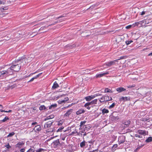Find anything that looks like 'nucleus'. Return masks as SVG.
<instances>
[{
    "label": "nucleus",
    "mask_w": 152,
    "mask_h": 152,
    "mask_svg": "<svg viewBox=\"0 0 152 152\" xmlns=\"http://www.w3.org/2000/svg\"><path fill=\"white\" fill-rule=\"evenodd\" d=\"M63 123V122L62 121H60L59 122H58V126H61L62 125Z\"/></svg>",
    "instance_id": "ea45409f"
},
{
    "label": "nucleus",
    "mask_w": 152,
    "mask_h": 152,
    "mask_svg": "<svg viewBox=\"0 0 152 152\" xmlns=\"http://www.w3.org/2000/svg\"><path fill=\"white\" fill-rule=\"evenodd\" d=\"M85 112V110H84L82 109H80L76 112V113L77 115H79L84 113Z\"/></svg>",
    "instance_id": "2eb2a0df"
},
{
    "label": "nucleus",
    "mask_w": 152,
    "mask_h": 152,
    "mask_svg": "<svg viewBox=\"0 0 152 152\" xmlns=\"http://www.w3.org/2000/svg\"><path fill=\"white\" fill-rule=\"evenodd\" d=\"M119 59H117L113 61H110L109 62H107L104 64V65H106L108 67H110L111 66L117 64L118 60Z\"/></svg>",
    "instance_id": "20e7f679"
},
{
    "label": "nucleus",
    "mask_w": 152,
    "mask_h": 152,
    "mask_svg": "<svg viewBox=\"0 0 152 152\" xmlns=\"http://www.w3.org/2000/svg\"><path fill=\"white\" fill-rule=\"evenodd\" d=\"M152 56V52L148 54V56Z\"/></svg>",
    "instance_id": "0e129e2a"
},
{
    "label": "nucleus",
    "mask_w": 152,
    "mask_h": 152,
    "mask_svg": "<svg viewBox=\"0 0 152 152\" xmlns=\"http://www.w3.org/2000/svg\"><path fill=\"white\" fill-rule=\"evenodd\" d=\"M91 105L89 102H87L84 105V107H86L87 109L88 110H90L91 108V107H90V106Z\"/></svg>",
    "instance_id": "412c9836"
},
{
    "label": "nucleus",
    "mask_w": 152,
    "mask_h": 152,
    "mask_svg": "<svg viewBox=\"0 0 152 152\" xmlns=\"http://www.w3.org/2000/svg\"><path fill=\"white\" fill-rule=\"evenodd\" d=\"M131 121L129 120H128L124 121L123 124L126 125V127H128L130 124Z\"/></svg>",
    "instance_id": "f3484780"
},
{
    "label": "nucleus",
    "mask_w": 152,
    "mask_h": 152,
    "mask_svg": "<svg viewBox=\"0 0 152 152\" xmlns=\"http://www.w3.org/2000/svg\"><path fill=\"white\" fill-rule=\"evenodd\" d=\"M25 151V149L24 148H22L20 150V152H24Z\"/></svg>",
    "instance_id": "4d7b16f0"
},
{
    "label": "nucleus",
    "mask_w": 152,
    "mask_h": 152,
    "mask_svg": "<svg viewBox=\"0 0 152 152\" xmlns=\"http://www.w3.org/2000/svg\"><path fill=\"white\" fill-rule=\"evenodd\" d=\"M149 119L148 118H142V121H148Z\"/></svg>",
    "instance_id": "c03bdc74"
},
{
    "label": "nucleus",
    "mask_w": 152,
    "mask_h": 152,
    "mask_svg": "<svg viewBox=\"0 0 152 152\" xmlns=\"http://www.w3.org/2000/svg\"><path fill=\"white\" fill-rule=\"evenodd\" d=\"M78 134H80L82 135H84V136L86 135V133L85 132V130H82L80 131L79 132V133H78Z\"/></svg>",
    "instance_id": "bb28decb"
},
{
    "label": "nucleus",
    "mask_w": 152,
    "mask_h": 152,
    "mask_svg": "<svg viewBox=\"0 0 152 152\" xmlns=\"http://www.w3.org/2000/svg\"><path fill=\"white\" fill-rule=\"evenodd\" d=\"M94 141L93 140H91L89 141H88V142L89 143L93 144Z\"/></svg>",
    "instance_id": "8fccbe9b"
},
{
    "label": "nucleus",
    "mask_w": 152,
    "mask_h": 152,
    "mask_svg": "<svg viewBox=\"0 0 152 152\" xmlns=\"http://www.w3.org/2000/svg\"><path fill=\"white\" fill-rule=\"evenodd\" d=\"M104 102L111 101L112 100V98L111 97H110L109 96H104Z\"/></svg>",
    "instance_id": "ddd939ff"
},
{
    "label": "nucleus",
    "mask_w": 152,
    "mask_h": 152,
    "mask_svg": "<svg viewBox=\"0 0 152 152\" xmlns=\"http://www.w3.org/2000/svg\"><path fill=\"white\" fill-rule=\"evenodd\" d=\"M89 152H98V149L93 150L92 151H90Z\"/></svg>",
    "instance_id": "3c124183"
},
{
    "label": "nucleus",
    "mask_w": 152,
    "mask_h": 152,
    "mask_svg": "<svg viewBox=\"0 0 152 152\" xmlns=\"http://www.w3.org/2000/svg\"><path fill=\"white\" fill-rule=\"evenodd\" d=\"M112 119L113 120H118V119L119 118L118 117V116H114L113 115L111 117Z\"/></svg>",
    "instance_id": "c9c22d12"
},
{
    "label": "nucleus",
    "mask_w": 152,
    "mask_h": 152,
    "mask_svg": "<svg viewBox=\"0 0 152 152\" xmlns=\"http://www.w3.org/2000/svg\"><path fill=\"white\" fill-rule=\"evenodd\" d=\"M34 151L33 150L30 149L29 150H28L27 152H34Z\"/></svg>",
    "instance_id": "864d4df0"
},
{
    "label": "nucleus",
    "mask_w": 152,
    "mask_h": 152,
    "mask_svg": "<svg viewBox=\"0 0 152 152\" xmlns=\"http://www.w3.org/2000/svg\"><path fill=\"white\" fill-rule=\"evenodd\" d=\"M133 41L132 40H130V41H127L126 42V43L127 45H129L130 44L131 42H133Z\"/></svg>",
    "instance_id": "79ce46f5"
},
{
    "label": "nucleus",
    "mask_w": 152,
    "mask_h": 152,
    "mask_svg": "<svg viewBox=\"0 0 152 152\" xmlns=\"http://www.w3.org/2000/svg\"><path fill=\"white\" fill-rule=\"evenodd\" d=\"M104 92L108 93V92H112L111 90L108 88H106L105 89Z\"/></svg>",
    "instance_id": "c756f323"
},
{
    "label": "nucleus",
    "mask_w": 152,
    "mask_h": 152,
    "mask_svg": "<svg viewBox=\"0 0 152 152\" xmlns=\"http://www.w3.org/2000/svg\"><path fill=\"white\" fill-rule=\"evenodd\" d=\"M85 99L87 101H89L91 100L90 96H88L85 97Z\"/></svg>",
    "instance_id": "c85d7f7f"
},
{
    "label": "nucleus",
    "mask_w": 152,
    "mask_h": 152,
    "mask_svg": "<svg viewBox=\"0 0 152 152\" xmlns=\"http://www.w3.org/2000/svg\"><path fill=\"white\" fill-rule=\"evenodd\" d=\"M86 122V121H81L80 123V129H82L81 127L83 126H85V123Z\"/></svg>",
    "instance_id": "4be33fe9"
},
{
    "label": "nucleus",
    "mask_w": 152,
    "mask_h": 152,
    "mask_svg": "<svg viewBox=\"0 0 152 152\" xmlns=\"http://www.w3.org/2000/svg\"><path fill=\"white\" fill-rule=\"evenodd\" d=\"M9 69H11V71L12 72V74L14 72V71L18 72L20 70V67L19 66L18 64H16L12 65Z\"/></svg>",
    "instance_id": "7ed1b4c3"
},
{
    "label": "nucleus",
    "mask_w": 152,
    "mask_h": 152,
    "mask_svg": "<svg viewBox=\"0 0 152 152\" xmlns=\"http://www.w3.org/2000/svg\"><path fill=\"white\" fill-rule=\"evenodd\" d=\"M65 102V101H64V100H62L61 101V103H62Z\"/></svg>",
    "instance_id": "338daca9"
},
{
    "label": "nucleus",
    "mask_w": 152,
    "mask_h": 152,
    "mask_svg": "<svg viewBox=\"0 0 152 152\" xmlns=\"http://www.w3.org/2000/svg\"><path fill=\"white\" fill-rule=\"evenodd\" d=\"M46 109L45 107L43 105L39 107V109L40 110H45Z\"/></svg>",
    "instance_id": "2f4dec72"
},
{
    "label": "nucleus",
    "mask_w": 152,
    "mask_h": 152,
    "mask_svg": "<svg viewBox=\"0 0 152 152\" xmlns=\"http://www.w3.org/2000/svg\"><path fill=\"white\" fill-rule=\"evenodd\" d=\"M64 100L65 102H66L69 100V98L67 97H66L65 98Z\"/></svg>",
    "instance_id": "603ef678"
},
{
    "label": "nucleus",
    "mask_w": 152,
    "mask_h": 152,
    "mask_svg": "<svg viewBox=\"0 0 152 152\" xmlns=\"http://www.w3.org/2000/svg\"><path fill=\"white\" fill-rule=\"evenodd\" d=\"M102 95V94H100L99 93H97L94 94V95L96 97L99 96H101Z\"/></svg>",
    "instance_id": "09e8293b"
},
{
    "label": "nucleus",
    "mask_w": 152,
    "mask_h": 152,
    "mask_svg": "<svg viewBox=\"0 0 152 152\" xmlns=\"http://www.w3.org/2000/svg\"><path fill=\"white\" fill-rule=\"evenodd\" d=\"M77 134V135L78 134V133L77 132V131H75V132H72L71 134H69V135H72V134Z\"/></svg>",
    "instance_id": "a19ab883"
},
{
    "label": "nucleus",
    "mask_w": 152,
    "mask_h": 152,
    "mask_svg": "<svg viewBox=\"0 0 152 152\" xmlns=\"http://www.w3.org/2000/svg\"><path fill=\"white\" fill-rule=\"evenodd\" d=\"M97 99H95L92 100L91 102H89L91 105H93L97 103Z\"/></svg>",
    "instance_id": "5701e85b"
},
{
    "label": "nucleus",
    "mask_w": 152,
    "mask_h": 152,
    "mask_svg": "<svg viewBox=\"0 0 152 152\" xmlns=\"http://www.w3.org/2000/svg\"><path fill=\"white\" fill-rule=\"evenodd\" d=\"M141 147L139 146V147H138L137 148H136V149L135 150H137L139 149Z\"/></svg>",
    "instance_id": "680f3d73"
},
{
    "label": "nucleus",
    "mask_w": 152,
    "mask_h": 152,
    "mask_svg": "<svg viewBox=\"0 0 152 152\" xmlns=\"http://www.w3.org/2000/svg\"><path fill=\"white\" fill-rule=\"evenodd\" d=\"M24 144V143L23 142V141L19 142L15 145V147L16 148H20L22 147V145H23Z\"/></svg>",
    "instance_id": "f8f14e48"
},
{
    "label": "nucleus",
    "mask_w": 152,
    "mask_h": 152,
    "mask_svg": "<svg viewBox=\"0 0 152 152\" xmlns=\"http://www.w3.org/2000/svg\"><path fill=\"white\" fill-rule=\"evenodd\" d=\"M137 133L139 134L145 136L147 134L145 130H138L137 131Z\"/></svg>",
    "instance_id": "9b49d317"
},
{
    "label": "nucleus",
    "mask_w": 152,
    "mask_h": 152,
    "mask_svg": "<svg viewBox=\"0 0 152 152\" xmlns=\"http://www.w3.org/2000/svg\"><path fill=\"white\" fill-rule=\"evenodd\" d=\"M12 74V72L11 71V69L8 68L6 70H4L0 72V77H5Z\"/></svg>",
    "instance_id": "f03ea898"
},
{
    "label": "nucleus",
    "mask_w": 152,
    "mask_h": 152,
    "mask_svg": "<svg viewBox=\"0 0 152 152\" xmlns=\"http://www.w3.org/2000/svg\"><path fill=\"white\" fill-rule=\"evenodd\" d=\"M59 87L56 81L54 82L53 86H52V88L53 89H55Z\"/></svg>",
    "instance_id": "6ab92c4d"
},
{
    "label": "nucleus",
    "mask_w": 152,
    "mask_h": 152,
    "mask_svg": "<svg viewBox=\"0 0 152 152\" xmlns=\"http://www.w3.org/2000/svg\"><path fill=\"white\" fill-rule=\"evenodd\" d=\"M54 117V115H50L47 116L46 118H45L44 121H45L47 120L53 118Z\"/></svg>",
    "instance_id": "aec40b11"
},
{
    "label": "nucleus",
    "mask_w": 152,
    "mask_h": 152,
    "mask_svg": "<svg viewBox=\"0 0 152 152\" xmlns=\"http://www.w3.org/2000/svg\"><path fill=\"white\" fill-rule=\"evenodd\" d=\"M10 1V2H14L15 1H16V0H9Z\"/></svg>",
    "instance_id": "e2e57ef3"
},
{
    "label": "nucleus",
    "mask_w": 152,
    "mask_h": 152,
    "mask_svg": "<svg viewBox=\"0 0 152 152\" xmlns=\"http://www.w3.org/2000/svg\"><path fill=\"white\" fill-rule=\"evenodd\" d=\"M148 48H144L142 50V51H144V50H148Z\"/></svg>",
    "instance_id": "052dcab7"
},
{
    "label": "nucleus",
    "mask_w": 152,
    "mask_h": 152,
    "mask_svg": "<svg viewBox=\"0 0 152 152\" xmlns=\"http://www.w3.org/2000/svg\"><path fill=\"white\" fill-rule=\"evenodd\" d=\"M152 141V137H149L145 140V142H149Z\"/></svg>",
    "instance_id": "a878e982"
},
{
    "label": "nucleus",
    "mask_w": 152,
    "mask_h": 152,
    "mask_svg": "<svg viewBox=\"0 0 152 152\" xmlns=\"http://www.w3.org/2000/svg\"><path fill=\"white\" fill-rule=\"evenodd\" d=\"M109 112V111L108 110L105 108H104L102 110V113L104 114L105 113H108Z\"/></svg>",
    "instance_id": "393cba45"
},
{
    "label": "nucleus",
    "mask_w": 152,
    "mask_h": 152,
    "mask_svg": "<svg viewBox=\"0 0 152 152\" xmlns=\"http://www.w3.org/2000/svg\"><path fill=\"white\" fill-rule=\"evenodd\" d=\"M9 118L7 117H5L2 120V121L3 122H4L6 121L7 120H8Z\"/></svg>",
    "instance_id": "4c0bfd02"
},
{
    "label": "nucleus",
    "mask_w": 152,
    "mask_h": 152,
    "mask_svg": "<svg viewBox=\"0 0 152 152\" xmlns=\"http://www.w3.org/2000/svg\"><path fill=\"white\" fill-rule=\"evenodd\" d=\"M53 122V120H50L45 123L44 125V128L47 129V132H53L54 130L55 129L53 127L50 128Z\"/></svg>",
    "instance_id": "f257e3e1"
},
{
    "label": "nucleus",
    "mask_w": 152,
    "mask_h": 152,
    "mask_svg": "<svg viewBox=\"0 0 152 152\" xmlns=\"http://www.w3.org/2000/svg\"><path fill=\"white\" fill-rule=\"evenodd\" d=\"M15 133L14 132H12L10 133L7 136V137H11L14 135Z\"/></svg>",
    "instance_id": "e433bc0d"
},
{
    "label": "nucleus",
    "mask_w": 152,
    "mask_h": 152,
    "mask_svg": "<svg viewBox=\"0 0 152 152\" xmlns=\"http://www.w3.org/2000/svg\"><path fill=\"white\" fill-rule=\"evenodd\" d=\"M136 86L135 85V84H133L132 85H129V86H127V88H132V87H135Z\"/></svg>",
    "instance_id": "37998d69"
},
{
    "label": "nucleus",
    "mask_w": 152,
    "mask_h": 152,
    "mask_svg": "<svg viewBox=\"0 0 152 152\" xmlns=\"http://www.w3.org/2000/svg\"><path fill=\"white\" fill-rule=\"evenodd\" d=\"M151 13L149 12V11H143L140 14V15H146V16H145V17H147V16H150L151 15Z\"/></svg>",
    "instance_id": "6e6552de"
},
{
    "label": "nucleus",
    "mask_w": 152,
    "mask_h": 152,
    "mask_svg": "<svg viewBox=\"0 0 152 152\" xmlns=\"http://www.w3.org/2000/svg\"><path fill=\"white\" fill-rule=\"evenodd\" d=\"M144 20L140 21L138 22H135L134 23L135 27L137 26L139 27H143L145 26L144 23Z\"/></svg>",
    "instance_id": "39448f33"
},
{
    "label": "nucleus",
    "mask_w": 152,
    "mask_h": 152,
    "mask_svg": "<svg viewBox=\"0 0 152 152\" xmlns=\"http://www.w3.org/2000/svg\"><path fill=\"white\" fill-rule=\"evenodd\" d=\"M0 111L1 112H4L5 111V110H3L2 109H0Z\"/></svg>",
    "instance_id": "69168bd1"
},
{
    "label": "nucleus",
    "mask_w": 152,
    "mask_h": 152,
    "mask_svg": "<svg viewBox=\"0 0 152 152\" xmlns=\"http://www.w3.org/2000/svg\"><path fill=\"white\" fill-rule=\"evenodd\" d=\"M109 72H107L105 73H103L100 74H97L96 75L95 77L96 78H99L105 75H108L109 74Z\"/></svg>",
    "instance_id": "9d476101"
},
{
    "label": "nucleus",
    "mask_w": 152,
    "mask_h": 152,
    "mask_svg": "<svg viewBox=\"0 0 152 152\" xmlns=\"http://www.w3.org/2000/svg\"><path fill=\"white\" fill-rule=\"evenodd\" d=\"M64 128V126H62L61 127H59L57 130V132H61L62 130Z\"/></svg>",
    "instance_id": "58836bf2"
},
{
    "label": "nucleus",
    "mask_w": 152,
    "mask_h": 152,
    "mask_svg": "<svg viewBox=\"0 0 152 152\" xmlns=\"http://www.w3.org/2000/svg\"><path fill=\"white\" fill-rule=\"evenodd\" d=\"M56 104L52 105L49 107V108L50 109L52 108V107H56Z\"/></svg>",
    "instance_id": "49530a36"
},
{
    "label": "nucleus",
    "mask_w": 152,
    "mask_h": 152,
    "mask_svg": "<svg viewBox=\"0 0 152 152\" xmlns=\"http://www.w3.org/2000/svg\"><path fill=\"white\" fill-rule=\"evenodd\" d=\"M12 112V110H9L8 111H5V110L4 112L6 113H10Z\"/></svg>",
    "instance_id": "13d9d810"
},
{
    "label": "nucleus",
    "mask_w": 152,
    "mask_h": 152,
    "mask_svg": "<svg viewBox=\"0 0 152 152\" xmlns=\"http://www.w3.org/2000/svg\"><path fill=\"white\" fill-rule=\"evenodd\" d=\"M45 150L42 148H39V152H44Z\"/></svg>",
    "instance_id": "a18cd8bd"
},
{
    "label": "nucleus",
    "mask_w": 152,
    "mask_h": 152,
    "mask_svg": "<svg viewBox=\"0 0 152 152\" xmlns=\"http://www.w3.org/2000/svg\"><path fill=\"white\" fill-rule=\"evenodd\" d=\"M119 100L120 102L123 101L124 102L126 101H130V97L129 96H121L119 99Z\"/></svg>",
    "instance_id": "423d86ee"
},
{
    "label": "nucleus",
    "mask_w": 152,
    "mask_h": 152,
    "mask_svg": "<svg viewBox=\"0 0 152 152\" xmlns=\"http://www.w3.org/2000/svg\"><path fill=\"white\" fill-rule=\"evenodd\" d=\"M118 145L117 144L114 145H113L114 147H117Z\"/></svg>",
    "instance_id": "774afa93"
},
{
    "label": "nucleus",
    "mask_w": 152,
    "mask_h": 152,
    "mask_svg": "<svg viewBox=\"0 0 152 152\" xmlns=\"http://www.w3.org/2000/svg\"><path fill=\"white\" fill-rule=\"evenodd\" d=\"M26 59H27V60H28V59H27V58H26V57L24 58H23V60H24V61H25ZM30 60H27V62H29V61H30Z\"/></svg>",
    "instance_id": "5fc2aeb1"
},
{
    "label": "nucleus",
    "mask_w": 152,
    "mask_h": 152,
    "mask_svg": "<svg viewBox=\"0 0 152 152\" xmlns=\"http://www.w3.org/2000/svg\"><path fill=\"white\" fill-rule=\"evenodd\" d=\"M135 137H139V138H141V137H140V136L138 134H136L135 135Z\"/></svg>",
    "instance_id": "bf43d9fd"
},
{
    "label": "nucleus",
    "mask_w": 152,
    "mask_h": 152,
    "mask_svg": "<svg viewBox=\"0 0 152 152\" xmlns=\"http://www.w3.org/2000/svg\"><path fill=\"white\" fill-rule=\"evenodd\" d=\"M125 137L124 136H120L118 139V142L119 144L123 143L125 142Z\"/></svg>",
    "instance_id": "0eeeda50"
},
{
    "label": "nucleus",
    "mask_w": 152,
    "mask_h": 152,
    "mask_svg": "<svg viewBox=\"0 0 152 152\" xmlns=\"http://www.w3.org/2000/svg\"><path fill=\"white\" fill-rule=\"evenodd\" d=\"M90 97L91 100L93 99H94V98H95L96 97L94 95V94L93 95L90 96Z\"/></svg>",
    "instance_id": "de8ad7c7"
},
{
    "label": "nucleus",
    "mask_w": 152,
    "mask_h": 152,
    "mask_svg": "<svg viewBox=\"0 0 152 152\" xmlns=\"http://www.w3.org/2000/svg\"><path fill=\"white\" fill-rule=\"evenodd\" d=\"M115 103L114 102L111 105H110L109 107L108 108L109 109L112 108H113L115 107Z\"/></svg>",
    "instance_id": "473e14b6"
},
{
    "label": "nucleus",
    "mask_w": 152,
    "mask_h": 152,
    "mask_svg": "<svg viewBox=\"0 0 152 152\" xmlns=\"http://www.w3.org/2000/svg\"><path fill=\"white\" fill-rule=\"evenodd\" d=\"M116 90L118 93H121L123 91H125L126 89L123 87H118L116 89Z\"/></svg>",
    "instance_id": "4468645a"
},
{
    "label": "nucleus",
    "mask_w": 152,
    "mask_h": 152,
    "mask_svg": "<svg viewBox=\"0 0 152 152\" xmlns=\"http://www.w3.org/2000/svg\"><path fill=\"white\" fill-rule=\"evenodd\" d=\"M134 27H135V26L134 25V23H133L132 25H129L126 26L125 28L127 29H129L130 28H134Z\"/></svg>",
    "instance_id": "b1692460"
},
{
    "label": "nucleus",
    "mask_w": 152,
    "mask_h": 152,
    "mask_svg": "<svg viewBox=\"0 0 152 152\" xmlns=\"http://www.w3.org/2000/svg\"><path fill=\"white\" fill-rule=\"evenodd\" d=\"M72 110L70 109L67 111L64 114V116L66 117H68L72 113Z\"/></svg>",
    "instance_id": "dca6fc26"
},
{
    "label": "nucleus",
    "mask_w": 152,
    "mask_h": 152,
    "mask_svg": "<svg viewBox=\"0 0 152 152\" xmlns=\"http://www.w3.org/2000/svg\"><path fill=\"white\" fill-rule=\"evenodd\" d=\"M38 77V74L36 75V76L33 77L29 81V82H31L33 81L34 79H36Z\"/></svg>",
    "instance_id": "f704fd0d"
},
{
    "label": "nucleus",
    "mask_w": 152,
    "mask_h": 152,
    "mask_svg": "<svg viewBox=\"0 0 152 152\" xmlns=\"http://www.w3.org/2000/svg\"><path fill=\"white\" fill-rule=\"evenodd\" d=\"M4 146L8 149H10L11 148V146H10L9 143L5 144Z\"/></svg>",
    "instance_id": "7c9ffc66"
},
{
    "label": "nucleus",
    "mask_w": 152,
    "mask_h": 152,
    "mask_svg": "<svg viewBox=\"0 0 152 152\" xmlns=\"http://www.w3.org/2000/svg\"><path fill=\"white\" fill-rule=\"evenodd\" d=\"M150 17L148 16V18H146V19H144L143 20H144V23L145 24V25L146 24H148L149 23L151 22L152 21L151 17H150Z\"/></svg>",
    "instance_id": "1a4fd4ad"
},
{
    "label": "nucleus",
    "mask_w": 152,
    "mask_h": 152,
    "mask_svg": "<svg viewBox=\"0 0 152 152\" xmlns=\"http://www.w3.org/2000/svg\"><path fill=\"white\" fill-rule=\"evenodd\" d=\"M85 145H86L85 142V141H84L82 142L80 144V146L81 148L85 146Z\"/></svg>",
    "instance_id": "cd10ccee"
},
{
    "label": "nucleus",
    "mask_w": 152,
    "mask_h": 152,
    "mask_svg": "<svg viewBox=\"0 0 152 152\" xmlns=\"http://www.w3.org/2000/svg\"><path fill=\"white\" fill-rule=\"evenodd\" d=\"M34 130L36 132V131H38V128H37V127L36 126L34 129Z\"/></svg>",
    "instance_id": "6e6d98bb"
},
{
    "label": "nucleus",
    "mask_w": 152,
    "mask_h": 152,
    "mask_svg": "<svg viewBox=\"0 0 152 152\" xmlns=\"http://www.w3.org/2000/svg\"><path fill=\"white\" fill-rule=\"evenodd\" d=\"M104 96H102L99 99V101L101 103L104 102Z\"/></svg>",
    "instance_id": "72a5a7b5"
},
{
    "label": "nucleus",
    "mask_w": 152,
    "mask_h": 152,
    "mask_svg": "<svg viewBox=\"0 0 152 152\" xmlns=\"http://www.w3.org/2000/svg\"><path fill=\"white\" fill-rule=\"evenodd\" d=\"M53 144L56 146H57L60 144V141L59 139H57L53 142Z\"/></svg>",
    "instance_id": "a211bd4d"
}]
</instances>
